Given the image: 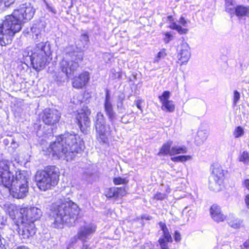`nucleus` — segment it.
Listing matches in <instances>:
<instances>
[{"mask_svg":"<svg viewBox=\"0 0 249 249\" xmlns=\"http://www.w3.org/2000/svg\"><path fill=\"white\" fill-rule=\"evenodd\" d=\"M82 143L78 134L67 132L58 136L55 142L50 144L49 150L53 157L69 161L82 152Z\"/></svg>","mask_w":249,"mask_h":249,"instance_id":"obj_1","label":"nucleus"},{"mask_svg":"<svg viewBox=\"0 0 249 249\" xmlns=\"http://www.w3.org/2000/svg\"><path fill=\"white\" fill-rule=\"evenodd\" d=\"M79 213V208L75 203L70 200H64L57 201L53 205L50 216L53 227L60 228L64 223L73 225Z\"/></svg>","mask_w":249,"mask_h":249,"instance_id":"obj_2","label":"nucleus"},{"mask_svg":"<svg viewBox=\"0 0 249 249\" xmlns=\"http://www.w3.org/2000/svg\"><path fill=\"white\" fill-rule=\"evenodd\" d=\"M83 54L77 52H69L66 57L59 64L61 72L54 75V79L58 82H64L72 76L79 67V63L83 60Z\"/></svg>","mask_w":249,"mask_h":249,"instance_id":"obj_3","label":"nucleus"},{"mask_svg":"<svg viewBox=\"0 0 249 249\" xmlns=\"http://www.w3.org/2000/svg\"><path fill=\"white\" fill-rule=\"evenodd\" d=\"M11 162L8 160H1V184L4 187H11L12 185L28 186L29 176L25 171L16 172L15 177L9 169Z\"/></svg>","mask_w":249,"mask_h":249,"instance_id":"obj_4","label":"nucleus"},{"mask_svg":"<svg viewBox=\"0 0 249 249\" xmlns=\"http://www.w3.org/2000/svg\"><path fill=\"white\" fill-rule=\"evenodd\" d=\"M58 169L54 166H47L43 170L38 171L35 175V181L38 188L45 191L55 185L58 180Z\"/></svg>","mask_w":249,"mask_h":249,"instance_id":"obj_5","label":"nucleus"},{"mask_svg":"<svg viewBox=\"0 0 249 249\" xmlns=\"http://www.w3.org/2000/svg\"><path fill=\"white\" fill-rule=\"evenodd\" d=\"M22 21L18 15H15V12L13 14L7 15L5 17V20L1 25V46L6 44L3 40L4 39V34H8L9 36H13L16 33L19 32L21 29Z\"/></svg>","mask_w":249,"mask_h":249,"instance_id":"obj_6","label":"nucleus"},{"mask_svg":"<svg viewBox=\"0 0 249 249\" xmlns=\"http://www.w3.org/2000/svg\"><path fill=\"white\" fill-rule=\"evenodd\" d=\"M94 123L98 140L100 143H107L111 130L110 125L106 124L105 118L102 113L99 112L97 113Z\"/></svg>","mask_w":249,"mask_h":249,"instance_id":"obj_7","label":"nucleus"},{"mask_svg":"<svg viewBox=\"0 0 249 249\" xmlns=\"http://www.w3.org/2000/svg\"><path fill=\"white\" fill-rule=\"evenodd\" d=\"M29 48H27L23 53V56L29 57L33 68L36 71H40L43 70L46 64L47 57L49 56L39 54L36 52L31 51Z\"/></svg>","mask_w":249,"mask_h":249,"instance_id":"obj_8","label":"nucleus"},{"mask_svg":"<svg viewBox=\"0 0 249 249\" xmlns=\"http://www.w3.org/2000/svg\"><path fill=\"white\" fill-rule=\"evenodd\" d=\"M91 112L88 107H84L75 116V122L78 125L80 130L84 134H88L90 125V121L89 117Z\"/></svg>","mask_w":249,"mask_h":249,"instance_id":"obj_9","label":"nucleus"},{"mask_svg":"<svg viewBox=\"0 0 249 249\" xmlns=\"http://www.w3.org/2000/svg\"><path fill=\"white\" fill-rule=\"evenodd\" d=\"M19 214L22 223L27 222L34 223L35 221L40 218L42 212L40 209L36 207L24 208L20 209Z\"/></svg>","mask_w":249,"mask_h":249,"instance_id":"obj_10","label":"nucleus"},{"mask_svg":"<svg viewBox=\"0 0 249 249\" xmlns=\"http://www.w3.org/2000/svg\"><path fill=\"white\" fill-rule=\"evenodd\" d=\"M60 116V113L57 110L46 109L42 115V120L46 124L56 127Z\"/></svg>","mask_w":249,"mask_h":249,"instance_id":"obj_11","label":"nucleus"},{"mask_svg":"<svg viewBox=\"0 0 249 249\" xmlns=\"http://www.w3.org/2000/svg\"><path fill=\"white\" fill-rule=\"evenodd\" d=\"M36 10L30 3H25L20 5L18 10H15V15H18L21 20H30L33 17Z\"/></svg>","mask_w":249,"mask_h":249,"instance_id":"obj_12","label":"nucleus"},{"mask_svg":"<svg viewBox=\"0 0 249 249\" xmlns=\"http://www.w3.org/2000/svg\"><path fill=\"white\" fill-rule=\"evenodd\" d=\"M104 107L105 112L107 116L108 120L111 123H113V122L116 119V114L113 110L109 90L107 89L106 90V95L104 103Z\"/></svg>","mask_w":249,"mask_h":249,"instance_id":"obj_13","label":"nucleus"},{"mask_svg":"<svg viewBox=\"0 0 249 249\" xmlns=\"http://www.w3.org/2000/svg\"><path fill=\"white\" fill-rule=\"evenodd\" d=\"M14 198L21 199L25 197L28 192V186H16L12 185L11 187H4Z\"/></svg>","mask_w":249,"mask_h":249,"instance_id":"obj_14","label":"nucleus"},{"mask_svg":"<svg viewBox=\"0 0 249 249\" xmlns=\"http://www.w3.org/2000/svg\"><path fill=\"white\" fill-rule=\"evenodd\" d=\"M159 224L160 228L162 231L163 235L159 238L158 242L161 249H167V243L172 242L171 235L165 223L160 222Z\"/></svg>","mask_w":249,"mask_h":249,"instance_id":"obj_15","label":"nucleus"},{"mask_svg":"<svg viewBox=\"0 0 249 249\" xmlns=\"http://www.w3.org/2000/svg\"><path fill=\"white\" fill-rule=\"evenodd\" d=\"M96 227L93 224H88L81 226L77 232V238L85 242L86 239L94 233Z\"/></svg>","mask_w":249,"mask_h":249,"instance_id":"obj_16","label":"nucleus"},{"mask_svg":"<svg viewBox=\"0 0 249 249\" xmlns=\"http://www.w3.org/2000/svg\"><path fill=\"white\" fill-rule=\"evenodd\" d=\"M20 222L23 227L22 229H20L19 231V234L21 236L22 238L24 239H28L30 236H33L36 232V230L35 227L34 223H30L26 222V223H22L20 219Z\"/></svg>","mask_w":249,"mask_h":249,"instance_id":"obj_17","label":"nucleus"},{"mask_svg":"<svg viewBox=\"0 0 249 249\" xmlns=\"http://www.w3.org/2000/svg\"><path fill=\"white\" fill-rule=\"evenodd\" d=\"M179 55L181 65L186 64L189 60L191 57L190 48L186 42H182L180 44Z\"/></svg>","mask_w":249,"mask_h":249,"instance_id":"obj_18","label":"nucleus"},{"mask_svg":"<svg viewBox=\"0 0 249 249\" xmlns=\"http://www.w3.org/2000/svg\"><path fill=\"white\" fill-rule=\"evenodd\" d=\"M105 194L107 197L116 199L125 195L126 190L123 188L112 187L107 189Z\"/></svg>","mask_w":249,"mask_h":249,"instance_id":"obj_19","label":"nucleus"},{"mask_svg":"<svg viewBox=\"0 0 249 249\" xmlns=\"http://www.w3.org/2000/svg\"><path fill=\"white\" fill-rule=\"evenodd\" d=\"M33 52L50 56L51 54V45L50 42L46 41L37 43Z\"/></svg>","mask_w":249,"mask_h":249,"instance_id":"obj_20","label":"nucleus"},{"mask_svg":"<svg viewBox=\"0 0 249 249\" xmlns=\"http://www.w3.org/2000/svg\"><path fill=\"white\" fill-rule=\"evenodd\" d=\"M210 213L213 220L217 222H222L226 218V216L221 212L220 208L216 205L211 206Z\"/></svg>","mask_w":249,"mask_h":249,"instance_id":"obj_21","label":"nucleus"},{"mask_svg":"<svg viewBox=\"0 0 249 249\" xmlns=\"http://www.w3.org/2000/svg\"><path fill=\"white\" fill-rule=\"evenodd\" d=\"M89 79V73L84 72L76 78L72 83V86L76 89H81L84 87L88 82Z\"/></svg>","mask_w":249,"mask_h":249,"instance_id":"obj_22","label":"nucleus"},{"mask_svg":"<svg viewBox=\"0 0 249 249\" xmlns=\"http://www.w3.org/2000/svg\"><path fill=\"white\" fill-rule=\"evenodd\" d=\"M224 170L220 166L215 167L213 168L212 171L213 178L215 181V186L218 187L222 182L224 173Z\"/></svg>","mask_w":249,"mask_h":249,"instance_id":"obj_23","label":"nucleus"},{"mask_svg":"<svg viewBox=\"0 0 249 249\" xmlns=\"http://www.w3.org/2000/svg\"><path fill=\"white\" fill-rule=\"evenodd\" d=\"M208 133L205 130H199L195 137V142L197 145H202L207 139Z\"/></svg>","mask_w":249,"mask_h":249,"instance_id":"obj_24","label":"nucleus"},{"mask_svg":"<svg viewBox=\"0 0 249 249\" xmlns=\"http://www.w3.org/2000/svg\"><path fill=\"white\" fill-rule=\"evenodd\" d=\"M167 19L168 21L172 22L169 26V28L173 30L177 31L178 32L180 35L187 34L188 32L187 29L182 28L180 25L177 24L175 22H172L173 21V18L171 16H168Z\"/></svg>","mask_w":249,"mask_h":249,"instance_id":"obj_25","label":"nucleus"},{"mask_svg":"<svg viewBox=\"0 0 249 249\" xmlns=\"http://www.w3.org/2000/svg\"><path fill=\"white\" fill-rule=\"evenodd\" d=\"M234 13L238 18H242L244 16L248 17V6L237 5L234 8Z\"/></svg>","mask_w":249,"mask_h":249,"instance_id":"obj_26","label":"nucleus"},{"mask_svg":"<svg viewBox=\"0 0 249 249\" xmlns=\"http://www.w3.org/2000/svg\"><path fill=\"white\" fill-rule=\"evenodd\" d=\"M3 209L12 219H16V212L17 213L18 212L16 210L15 205L10 203H6L3 205Z\"/></svg>","mask_w":249,"mask_h":249,"instance_id":"obj_27","label":"nucleus"},{"mask_svg":"<svg viewBox=\"0 0 249 249\" xmlns=\"http://www.w3.org/2000/svg\"><path fill=\"white\" fill-rule=\"evenodd\" d=\"M172 143V141H168L166 143L163 144L162 146L161 147L158 155H160L169 154L171 155V146Z\"/></svg>","mask_w":249,"mask_h":249,"instance_id":"obj_28","label":"nucleus"},{"mask_svg":"<svg viewBox=\"0 0 249 249\" xmlns=\"http://www.w3.org/2000/svg\"><path fill=\"white\" fill-rule=\"evenodd\" d=\"M161 109L166 111L172 112L175 110V105L172 101H169L162 103Z\"/></svg>","mask_w":249,"mask_h":249,"instance_id":"obj_29","label":"nucleus"},{"mask_svg":"<svg viewBox=\"0 0 249 249\" xmlns=\"http://www.w3.org/2000/svg\"><path fill=\"white\" fill-rule=\"evenodd\" d=\"M186 152L187 150L185 147H172L171 149V155L180 153H186Z\"/></svg>","mask_w":249,"mask_h":249,"instance_id":"obj_30","label":"nucleus"},{"mask_svg":"<svg viewBox=\"0 0 249 249\" xmlns=\"http://www.w3.org/2000/svg\"><path fill=\"white\" fill-rule=\"evenodd\" d=\"M166 55V50L164 49H162L158 53L157 55L155 57L154 63H158L160 59L164 58Z\"/></svg>","mask_w":249,"mask_h":249,"instance_id":"obj_31","label":"nucleus"},{"mask_svg":"<svg viewBox=\"0 0 249 249\" xmlns=\"http://www.w3.org/2000/svg\"><path fill=\"white\" fill-rule=\"evenodd\" d=\"M239 161L243 162L244 164H248L249 161V155L247 151H244L238 157Z\"/></svg>","mask_w":249,"mask_h":249,"instance_id":"obj_32","label":"nucleus"},{"mask_svg":"<svg viewBox=\"0 0 249 249\" xmlns=\"http://www.w3.org/2000/svg\"><path fill=\"white\" fill-rule=\"evenodd\" d=\"M244 134V129L240 126L236 127L233 132V135L235 138H239L242 136Z\"/></svg>","mask_w":249,"mask_h":249,"instance_id":"obj_33","label":"nucleus"},{"mask_svg":"<svg viewBox=\"0 0 249 249\" xmlns=\"http://www.w3.org/2000/svg\"><path fill=\"white\" fill-rule=\"evenodd\" d=\"M170 96V92L169 91H165L162 93L161 96H159L160 102L162 103L165 102L169 101Z\"/></svg>","mask_w":249,"mask_h":249,"instance_id":"obj_34","label":"nucleus"},{"mask_svg":"<svg viewBox=\"0 0 249 249\" xmlns=\"http://www.w3.org/2000/svg\"><path fill=\"white\" fill-rule=\"evenodd\" d=\"M241 224L242 221L238 219L233 220L229 222L230 226L234 229L239 228L241 226Z\"/></svg>","mask_w":249,"mask_h":249,"instance_id":"obj_35","label":"nucleus"},{"mask_svg":"<svg viewBox=\"0 0 249 249\" xmlns=\"http://www.w3.org/2000/svg\"><path fill=\"white\" fill-rule=\"evenodd\" d=\"M127 182L128 181L125 178H123L120 177L115 178L113 179V182L115 185L125 184H126Z\"/></svg>","mask_w":249,"mask_h":249,"instance_id":"obj_36","label":"nucleus"},{"mask_svg":"<svg viewBox=\"0 0 249 249\" xmlns=\"http://www.w3.org/2000/svg\"><path fill=\"white\" fill-rule=\"evenodd\" d=\"M110 77L113 79H119L121 77V73L120 71H117L115 69L111 70Z\"/></svg>","mask_w":249,"mask_h":249,"instance_id":"obj_37","label":"nucleus"},{"mask_svg":"<svg viewBox=\"0 0 249 249\" xmlns=\"http://www.w3.org/2000/svg\"><path fill=\"white\" fill-rule=\"evenodd\" d=\"M240 98V93L236 90L233 91V104L234 106L236 105Z\"/></svg>","mask_w":249,"mask_h":249,"instance_id":"obj_38","label":"nucleus"},{"mask_svg":"<svg viewBox=\"0 0 249 249\" xmlns=\"http://www.w3.org/2000/svg\"><path fill=\"white\" fill-rule=\"evenodd\" d=\"M39 26V24H35L33 26V27L31 28V31L33 33L35 34V35L37 36L39 34H40V30L38 28Z\"/></svg>","mask_w":249,"mask_h":249,"instance_id":"obj_39","label":"nucleus"},{"mask_svg":"<svg viewBox=\"0 0 249 249\" xmlns=\"http://www.w3.org/2000/svg\"><path fill=\"white\" fill-rule=\"evenodd\" d=\"M80 40L83 42V47L85 48L89 41V36L87 34H82L80 36Z\"/></svg>","mask_w":249,"mask_h":249,"instance_id":"obj_40","label":"nucleus"},{"mask_svg":"<svg viewBox=\"0 0 249 249\" xmlns=\"http://www.w3.org/2000/svg\"><path fill=\"white\" fill-rule=\"evenodd\" d=\"M188 157L186 156H179L172 158L174 161H185L188 160Z\"/></svg>","mask_w":249,"mask_h":249,"instance_id":"obj_41","label":"nucleus"},{"mask_svg":"<svg viewBox=\"0 0 249 249\" xmlns=\"http://www.w3.org/2000/svg\"><path fill=\"white\" fill-rule=\"evenodd\" d=\"M195 216V212L192 210H188L186 212V216L188 220H193Z\"/></svg>","mask_w":249,"mask_h":249,"instance_id":"obj_42","label":"nucleus"},{"mask_svg":"<svg viewBox=\"0 0 249 249\" xmlns=\"http://www.w3.org/2000/svg\"><path fill=\"white\" fill-rule=\"evenodd\" d=\"M165 37L163 40L165 43H168L173 38V35L169 32H166L164 34Z\"/></svg>","mask_w":249,"mask_h":249,"instance_id":"obj_43","label":"nucleus"},{"mask_svg":"<svg viewBox=\"0 0 249 249\" xmlns=\"http://www.w3.org/2000/svg\"><path fill=\"white\" fill-rule=\"evenodd\" d=\"M165 196H166V195L165 194H162L160 193H158L155 195L154 197L157 200H161L164 199L165 198Z\"/></svg>","mask_w":249,"mask_h":249,"instance_id":"obj_44","label":"nucleus"},{"mask_svg":"<svg viewBox=\"0 0 249 249\" xmlns=\"http://www.w3.org/2000/svg\"><path fill=\"white\" fill-rule=\"evenodd\" d=\"M174 239L176 242L180 241L181 240V236L179 232L178 231L175 232Z\"/></svg>","mask_w":249,"mask_h":249,"instance_id":"obj_45","label":"nucleus"},{"mask_svg":"<svg viewBox=\"0 0 249 249\" xmlns=\"http://www.w3.org/2000/svg\"><path fill=\"white\" fill-rule=\"evenodd\" d=\"M242 185L249 191V179H245L242 182Z\"/></svg>","mask_w":249,"mask_h":249,"instance_id":"obj_46","label":"nucleus"},{"mask_svg":"<svg viewBox=\"0 0 249 249\" xmlns=\"http://www.w3.org/2000/svg\"><path fill=\"white\" fill-rule=\"evenodd\" d=\"M4 3V5L5 7H8L11 4H13L15 0H3Z\"/></svg>","mask_w":249,"mask_h":249,"instance_id":"obj_47","label":"nucleus"},{"mask_svg":"<svg viewBox=\"0 0 249 249\" xmlns=\"http://www.w3.org/2000/svg\"><path fill=\"white\" fill-rule=\"evenodd\" d=\"M178 22L181 24L182 26H185L186 24H187V21L185 19V18L181 17L179 19V21H178Z\"/></svg>","mask_w":249,"mask_h":249,"instance_id":"obj_48","label":"nucleus"},{"mask_svg":"<svg viewBox=\"0 0 249 249\" xmlns=\"http://www.w3.org/2000/svg\"><path fill=\"white\" fill-rule=\"evenodd\" d=\"M46 6H47V9L49 11L52 12L54 14H55L56 13V10L53 7L50 6L48 4H46Z\"/></svg>","mask_w":249,"mask_h":249,"instance_id":"obj_49","label":"nucleus"},{"mask_svg":"<svg viewBox=\"0 0 249 249\" xmlns=\"http://www.w3.org/2000/svg\"><path fill=\"white\" fill-rule=\"evenodd\" d=\"M245 202L247 207L249 209V194L247 195L245 197Z\"/></svg>","mask_w":249,"mask_h":249,"instance_id":"obj_50","label":"nucleus"},{"mask_svg":"<svg viewBox=\"0 0 249 249\" xmlns=\"http://www.w3.org/2000/svg\"><path fill=\"white\" fill-rule=\"evenodd\" d=\"M136 105L137 107L140 110H142L141 107V100H137L135 101Z\"/></svg>","mask_w":249,"mask_h":249,"instance_id":"obj_51","label":"nucleus"},{"mask_svg":"<svg viewBox=\"0 0 249 249\" xmlns=\"http://www.w3.org/2000/svg\"><path fill=\"white\" fill-rule=\"evenodd\" d=\"M141 218L142 219H146V220H150L151 219V216H149V215H142L141 216Z\"/></svg>","mask_w":249,"mask_h":249,"instance_id":"obj_52","label":"nucleus"},{"mask_svg":"<svg viewBox=\"0 0 249 249\" xmlns=\"http://www.w3.org/2000/svg\"><path fill=\"white\" fill-rule=\"evenodd\" d=\"M243 246L246 248H249V238L244 243Z\"/></svg>","mask_w":249,"mask_h":249,"instance_id":"obj_53","label":"nucleus"},{"mask_svg":"<svg viewBox=\"0 0 249 249\" xmlns=\"http://www.w3.org/2000/svg\"><path fill=\"white\" fill-rule=\"evenodd\" d=\"M79 249H91L87 245L83 244V246Z\"/></svg>","mask_w":249,"mask_h":249,"instance_id":"obj_54","label":"nucleus"},{"mask_svg":"<svg viewBox=\"0 0 249 249\" xmlns=\"http://www.w3.org/2000/svg\"><path fill=\"white\" fill-rule=\"evenodd\" d=\"M2 243L1 242V249H10V247L8 246V245H3L2 247Z\"/></svg>","mask_w":249,"mask_h":249,"instance_id":"obj_55","label":"nucleus"},{"mask_svg":"<svg viewBox=\"0 0 249 249\" xmlns=\"http://www.w3.org/2000/svg\"><path fill=\"white\" fill-rule=\"evenodd\" d=\"M17 249H28V248L25 246H20L18 247Z\"/></svg>","mask_w":249,"mask_h":249,"instance_id":"obj_56","label":"nucleus"},{"mask_svg":"<svg viewBox=\"0 0 249 249\" xmlns=\"http://www.w3.org/2000/svg\"><path fill=\"white\" fill-rule=\"evenodd\" d=\"M9 142V140H4L3 141V142L6 145H7L8 144V142Z\"/></svg>","mask_w":249,"mask_h":249,"instance_id":"obj_57","label":"nucleus"},{"mask_svg":"<svg viewBox=\"0 0 249 249\" xmlns=\"http://www.w3.org/2000/svg\"><path fill=\"white\" fill-rule=\"evenodd\" d=\"M187 208H184V210H183V212L182 213H185L186 210H187Z\"/></svg>","mask_w":249,"mask_h":249,"instance_id":"obj_58","label":"nucleus"},{"mask_svg":"<svg viewBox=\"0 0 249 249\" xmlns=\"http://www.w3.org/2000/svg\"><path fill=\"white\" fill-rule=\"evenodd\" d=\"M122 121V123H126V122L124 121L123 118L122 119V121Z\"/></svg>","mask_w":249,"mask_h":249,"instance_id":"obj_59","label":"nucleus"},{"mask_svg":"<svg viewBox=\"0 0 249 249\" xmlns=\"http://www.w3.org/2000/svg\"><path fill=\"white\" fill-rule=\"evenodd\" d=\"M248 17H249V6H248Z\"/></svg>","mask_w":249,"mask_h":249,"instance_id":"obj_60","label":"nucleus"},{"mask_svg":"<svg viewBox=\"0 0 249 249\" xmlns=\"http://www.w3.org/2000/svg\"><path fill=\"white\" fill-rule=\"evenodd\" d=\"M71 245H69V246L68 247V249H71Z\"/></svg>","mask_w":249,"mask_h":249,"instance_id":"obj_61","label":"nucleus"},{"mask_svg":"<svg viewBox=\"0 0 249 249\" xmlns=\"http://www.w3.org/2000/svg\"><path fill=\"white\" fill-rule=\"evenodd\" d=\"M11 142H13V140L11 138Z\"/></svg>","mask_w":249,"mask_h":249,"instance_id":"obj_62","label":"nucleus"}]
</instances>
